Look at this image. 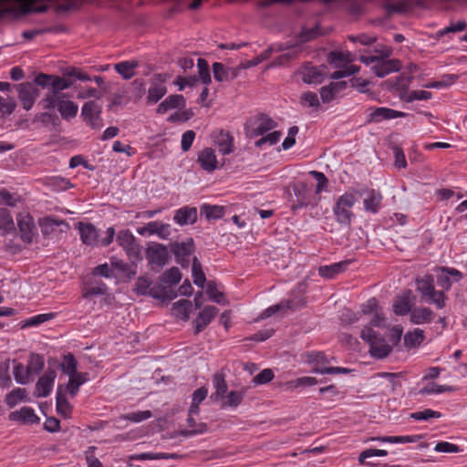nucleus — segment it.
I'll use <instances>...</instances> for the list:
<instances>
[{"instance_id": "f257e3e1", "label": "nucleus", "mask_w": 467, "mask_h": 467, "mask_svg": "<svg viewBox=\"0 0 467 467\" xmlns=\"http://www.w3.org/2000/svg\"><path fill=\"white\" fill-rule=\"evenodd\" d=\"M46 0H0V22L17 18L31 12L43 13L47 9Z\"/></svg>"}, {"instance_id": "f03ea898", "label": "nucleus", "mask_w": 467, "mask_h": 467, "mask_svg": "<svg viewBox=\"0 0 467 467\" xmlns=\"http://www.w3.org/2000/svg\"><path fill=\"white\" fill-rule=\"evenodd\" d=\"M356 193H358V192L355 190L346 192L337 198L333 206V214L336 222L342 227L348 230L350 229L351 222L355 217L352 208L357 202Z\"/></svg>"}, {"instance_id": "7ed1b4c3", "label": "nucleus", "mask_w": 467, "mask_h": 467, "mask_svg": "<svg viewBox=\"0 0 467 467\" xmlns=\"http://www.w3.org/2000/svg\"><path fill=\"white\" fill-rule=\"evenodd\" d=\"M416 289L427 303L434 304L439 309L445 306L444 292L435 290L434 278L431 275L416 278Z\"/></svg>"}, {"instance_id": "20e7f679", "label": "nucleus", "mask_w": 467, "mask_h": 467, "mask_svg": "<svg viewBox=\"0 0 467 467\" xmlns=\"http://www.w3.org/2000/svg\"><path fill=\"white\" fill-rule=\"evenodd\" d=\"M78 229L79 230L80 238L87 245L108 246L113 241L115 230L113 227H109L106 231L105 237L99 239L98 230L92 223H78Z\"/></svg>"}, {"instance_id": "39448f33", "label": "nucleus", "mask_w": 467, "mask_h": 467, "mask_svg": "<svg viewBox=\"0 0 467 467\" xmlns=\"http://www.w3.org/2000/svg\"><path fill=\"white\" fill-rule=\"evenodd\" d=\"M361 338L369 344V353L372 357L384 358L392 351V348L386 343V340L370 327H365L361 330Z\"/></svg>"}, {"instance_id": "423d86ee", "label": "nucleus", "mask_w": 467, "mask_h": 467, "mask_svg": "<svg viewBox=\"0 0 467 467\" xmlns=\"http://www.w3.org/2000/svg\"><path fill=\"white\" fill-rule=\"evenodd\" d=\"M53 79L52 88L49 89L45 98L41 100L45 109H54L57 99L66 98V94L62 93V90L67 89L73 85V80L64 76L58 77L54 75Z\"/></svg>"}, {"instance_id": "0eeeda50", "label": "nucleus", "mask_w": 467, "mask_h": 467, "mask_svg": "<svg viewBox=\"0 0 467 467\" xmlns=\"http://www.w3.org/2000/svg\"><path fill=\"white\" fill-rule=\"evenodd\" d=\"M277 127V123L269 116L264 113L256 115L245 125L246 135L250 138L263 136L269 130Z\"/></svg>"}, {"instance_id": "6e6552de", "label": "nucleus", "mask_w": 467, "mask_h": 467, "mask_svg": "<svg viewBox=\"0 0 467 467\" xmlns=\"http://www.w3.org/2000/svg\"><path fill=\"white\" fill-rule=\"evenodd\" d=\"M13 88L16 90L23 109L26 110L31 109L39 95L36 86L32 82H23L13 85Z\"/></svg>"}, {"instance_id": "1a4fd4ad", "label": "nucleus", "mask_w": 467, "mask_h": 467, "mask_svg": "<svg viewBox=\"0 0 467 467\" xmlns=\"http://www.w3.org/2000/svg\"><path fill=\"white\" fill-rule=\"evenodd\" d=\"M39 226L42 234L47 237H57L58 234L69 229V225L66 221L52 217L39 219Z\"/></svg>"}, {"instance_id": "9d476101", "label": "nucleus", "mask_w": 467, "mask_h": 467, "mask_svg": "<svg viewBox=\"0 0 467 467\" xmlns=\"http://www.w3.org/2000/svg\"><path fill=\"white\" fill-rule=\"evenodd\" d=\"M146 257L152 268H161L169 259L168 248L161 244H153L147 248Z\"/></svg>"}, {"instance_id": "9b49d317", "label": "nucleus", "mask_w": 467, "mask_h": 467, "mask_svg": "<svg viewBox=\"0 0 467 467\" xmlns=\"http://www.w3.org/2000/svg\"><path fill=\"white\" fill-rule=\"evenodd\" d=\"M367 123L380 122L382 120L392 119L396 118H403L407 114L389 108H369Z\"/></svg>"}, {"instance_id": "f8f14e48", "label": "nucleus", "mask_w": 467, "mask_h": 467, "mask_svg": "<svg viewBox=\"0 0 467 467\" xmlns=\"http://www.w3.org/2000/svg\"><path fill=\"white\" fill-rule=\"evenodd\" d=\"M117 242L126 251L130 259L140 257V247L135 242L134 235L130 231H120L118 234Z\"/></svg>"}, {"instance_id": "ddd939ff", "label": "nucleus", "mask_w": 467, "mask_h": 467, "mask_svg": "<svg viewBox=\"0 0 467 467\" xmlns=\"http://www.w3.org/2000/svg\"><path fill=\"white\" fill-rule=\"evenodd\" d=\"M305 306H306V301L302 297L296 298V299H289V300H286L285 302H281L279 304L273 305V306H269L268 308H266L265 310H264L262 312V314L260 315L258 319L268 318L271 316H273L274 314H275L279 311H283L285 309L295 310L297 308H301Z\"/></svg>"}, {"instance_id": "4468645a", "label": "nucleus", "mask_w": 467, "mask_h": 467, "mask_svg": "<svg viewBox=\"0 0 467 467\" xmlns=\"http://www.w3.org/2000/svg\"><path fill=\"white\" fill-rule=\"evenodd\" d=\"M17 223L21 239L26 244H31L36 235L34 219L29 214L20 215Z\"/></svg>"}, {"instance_id": "2eb2a0df", "label": "nucleus", "mask_w": 467, "mask_h": 467, "mask_svg": "<svg viewBox=\"0 0 467 467\" xmlns=\"http://www.w3.org/2000/svg\"><path fill=\"white\" fill-rule=\"evenodd\" d=\"M137 232L140 235L157 234L160 238L165 240L168 239L171 234V225L159 221H153L148 223L145 226L138 228Z\"/></svg>"}, {"instance_id": "dca6fc26", "label": "nucleus", "mask_w": 467, "mask_h": 467, "mask_svg": "<svg viewBox=\"0 0 467 467\" xmlns=\"http://www.w3.org/2000/svg\"><path fill=\"white\" fill-rule=\"evenodd\" d=\"M327 69L324 65L320 67L306 65L302 70V79L307 84L322 83L327 76Z\"/></svg>"}, {"instance_id": "f3484780", "label": "nucleus", "mask_w": 467, "mask_h": 467, "mask_svg": "<svg viewBox=\"0 0 467 467\" xmlns=\"http://www.w3.org/2000/svg\"><path fill=\"white\" fill-rule=\"evenodd\" d=\"M167 93L164 80L161 78V76H154L150 79V86L148 89L147 101L150 104L157 103L165 94Z\"/></svg>"}, {"instance_id": "a211bd4d", "label": "nucleus", "mask_w": 467, "mask_h": 467, "mask_svg": "<svg viewBox=\"0 0 467 467\" xmlns=\"http://www.w3.org/2000/svg\"><path fill=\"white\" fill-rule=\"evenodd\" d=\"M56 379V371L48 368L45 374L39 378L36 384V396L47 397L52 389L54 380Z\"/></svg>"}, {"instance_id": "6ab92c4d", "label": "nucleus", "mask_w": 467, "mask_h": 467, "mask_svg": "<svg viewBox=\"0 0 467 467\" xmlns=\"http://www.w3.org/2000/svg\"><path fill=\"white\" fill-rule=\"evenodd\" d=\"M400 67L401 64L398 59H379L378 63L372 66L371 70L377 77L383 78L392 72H398Z\"/></svg>"}, {"instance_id": "aec40b11", "label": "nucleus", "mask_w": 467, "mask_h": 467, "mask_svg": "<svg viewBox=\"0 0 467 467\" xmlns=\"http://www.w3.org/2000/svg\"><path fill=\"white\" fill-rule=\"evenodd\" d=\"M240 67H225L222 63L213 64V76L216 81H230L234 79L239 73Z\"/></svg>"}, {"instance_id": "412c9836", "label": "nucleus", "mask_w": 467, "mask_h": 467, "mask_svg": "<svg viewBox=\"0 0 467 467\" xmlns=\"http://www.w3.org/2000/svg\"><path fill=\"white\" fill-rule=\"evenodd\" d=\"M197 219V209L195 207L189 206H183L178 209L173 217L175 223L180 225L193 224Z\"/></svg>"}, {"instance_id": "4be33fe9", "label": "nucleus", "mask_w": 467, "mask_h": 467, "mask_svg": "<svg viewBox=\"0 0 467 467\" xmlns=\"http://www.w3.org/2000/svg\"><path fill=\"white\" fill-rule=\"evenodd\" d=\"M218 308L213 306H205L202 312L199 313L195 319V334L202 331L213 318L217 315Z\"/></svg>"}, {"instance_id": "5701e85b", "label": "nucleus", "mask_w": 467, "mask_h": 467, "mask_svg": "<svg viewBox=\"0 0 467 467\" xmlns=\"http://www.w3.org/2000/svg\"><path fill=\"white\" fill-rule=\"evenodd\" d=\"M197 161L208 172H212L217 168V158L214 150L212 148L202 150L198 155Z\"/></svg>"}, {"instance_id": "b1692460", "label": "nucleus", "mask_w": 467, "mask_h": 467, "mask_svg": "<svg viewBox=\"0 0 467 467\" xmlns=\"http://www.w3.org/2000/svg\"><path fill=\"white\" fill-rule=\"evenodd\" d=\"M363 193L366 194L363 200L365 210L372 213H378L382 201L381 193L374 189H368Z\"/></svg>"}, {"instance_id": "393cba45", "label": "nucleus", "mask_w": 467, "mask_h": 467, "mask_svg": "<svg viewBox=\"0 0 467 467\" xmlns=\"http://www.w3.org/2000/svg\"><path fill=\"white\" fill-rule=\"evenodd\" d=\"M9 419L11 420H17L23 423H37L39 418L35 413V410L29 407H23L19 410H16L10 413Z\"/></svg>"}, {"instance_id": "a878e982", "label": "nucleus", "mask_w": 467, "mask_h": 467, "mask_svg": "<svg viewBox=\"0 0 467 467\" xmlns=\"http://www.w3.org/2000/svg\"><path fill=\"white\" fill-rule=\"evenodd\" d=\"M185 99L182 95L174 94L167 97L157 108L159 114L166 113L168 110L176 108H184Z\"/></svg>"}, {"instance_id": "bb28decb", "label": "nucleus", "mask_w": 467, "mask_h": 467, "mask_svg": "<svg viewBox=\"0 0 467 467\" xmlns=\"http://www.w3.org/2000/svg\"><path fill=\"white\" fill-rule=\"evenodd\" d=\"M55 108L57 109L62 118L66 119L74 118L77 115L78 109V107L76 103L70 100H67L65 98L57 99L54 109Z\"/></svg>"}, {"instance_id": "cd10ccee", "label": "nucleus", "mask_w": 467, "mask_h": 467, "mask_svg": "<svg viewBox=\"0 0 467 467\" xmlns=\"http://www.w3.org/2000/svg\"><path fill=\"white\" fill-rule=\"evenodd\" d=\"M297 206L303 207L313 204L311 202V189L306 182H298L294 186Z\"/></svg>"}, {"instance_id": "c85d7f7f", "label": "nucleus", "mask_w": 467, "mask_h": 467, "mask_svg": "<svg viewBox=\"0 0 467 467\" xmlns=\"http://www.w3.org/2000/svg\"><path fill=\"white\" fill-rule=\"evenodd\" d=\"M347 86L345 81L331 82L327 86L320 88V97L323 103H328L335 99L337 93L344 89Z\"/></svg>"}, {"instance_id": "c756f323", "label": "nucleus", "mask_w": 467, "mask_h": 467, "mask_svg": "<svg viewBox=\"0 0 467 467\" xmlns=\"http://www.w3.org/2000/svg\"><path fill=\"white\" fill-rule=\"evenodd\" d=\"M349 264L350 261H342L329 265H322L318 268V274L322 277L331 279L339 273L344 272Z\"/></svg>"}, {"instance_id": "7c9ffc66", "label": "nucleus", "mask_w": 467, "mask_h": 467, "mask_svg": "<svg viewBox=\"0 0 467 467\" xmlns=\"http://www.w3.org/2000/svg\"><path fill=\"white\" fill-rule=\"evenodd\" d=\"M434 317L433 311L429 307H416L410 312V322L420 325L431 322Z\"/></svg>"}, {"instance_id": "2f4dec72", "label": "nucleus", "mask_w": 467, "mask_h": 467, "mask_svg": "<svg viewBox=\"0 0 467 467\" xmlns=\"http://www.w3.org/2000/svg\"><path fill=\"white\" fill-rule=\"evenodd\" d=\"M215 143L218 146L219 151L223 155L234 151V139L229 132L221 130L215 137Z\"/></svg>"}, {"instance_id": "473e14b6", "label": "nucleus", "mask_w": 467, "mask_h": 467, "mask_svg": "<svg viewBox=\"0 0 467 467\" xmlns=\"http://www.w3.org/2000/svg\"><path fill=\"white\" fill-rule=\"evenodd\" d=\"M57 410L65 418L70 417L72 407L69 404L64 390V386L59 385L57 391Z\"/></svg>"}, {"instance_id": "72a5a7b5", "label": "nucleus", "mask_w": 467, "mask_h": 467, "mask_svg": "<svg viewBox=\"0 0 467 467\" xmlns=\"http://www.w3.org/2000/svg\"><path fill=\"white\" fill-rule=\"evenodd\" d=\"M139 63L136 60L122 61L114 65V69L124 78L130 79L135 76V68Z\"/></svg>"}, {"instance_id": "f704fd0d", "label": "nucleus", "mask_w": 467, "mask_h": 467, "mask_svg": "<svg viewBox=\"0 0 467 467\" xmlns=\"http://www.w3.org/2000/svg\"><path fill=\"white\" fill-rule=\"evenodd\" d=\"M191 310L192 302L187 299H181L172 305L173 315L184 321L189 319Z\"/></svg>"}, {"instance_id": "c9c22d12", "label": "nucleus", "mask_w": 467, "mask_h": 467, "mask_svg": "<svg viewBox=\"0 0 467 467\" xmlns=\"http://www.w3.org/2000/svg\"><path fill=\"white\" fill-rule=\"evenodd\" d=\"M213 383L215 388V393L212 394L211 399H214V400L223 399L228 389L224 374L219 372L215 373L213 375Z\"/></svg>"}, {"instance_id": "e433bc0d", "label": "nucleus", "mask_w": 467, "mask_h": 467, "mask_svg": "<svg viewBox=\"0 0 467 467\" xmlns=\"http://www.w3.org/2000/svg\"><path fill=\"white\" fill-rule=\"evenodd\" d=\"M171 251L175 257L190 256L193 252V241L189 239L182 243H172L171 244Z\"/></svg>"}, {"instance_id": "4c0bfd02", "label": "nucleus", "mask_w": 467, "mask_h": 467, "mask_svg": "<svg viewBox=\"0 0 467 467\" xmlns=\"http://www.w3.org/2000/svg\"><path fill=\"white\" fill-rule=\"evenodd\" d=\"M225 209L219 205L203 204L201 207V214L207 220H217L224 215Z\"/></svg>"}, {"instance_id": "58836bf2", "label": "nucleus", "mask_w": 467, "mask_h": 467, "mask_svg": "<svg viewBox=\"0 0 467 467\" xmlns=\"http://www.w3.org/2000/svg\"><path fill=\"white\" fill-rule=\"evenodd\" d=\"M324 35L319 25H316L312 28H302L300 34L298 35V42L303 44L309 42L313 39L317 38L318 36Z\"/></svg>"}, {"instance_id": "ea45409f", "label": "nucleus", "mask_w": 467, "mask_h": 467, "mask_svg": "<svg viewBox=\"0 0 467 467\" xmlns=\"http://www.w3.org/2000/svg\"><path fill=\"white\" fill-rule=\"evenodd\" d=\"M393 311L398 316H405L411 312L409 296H399L393 303Z\"/></svg>"}, {"instance_id": "a19ab883", "label": "nucleus", "mask_w": 467, "mask_h": 467, "mask_svg": "<svg viewBox=\"0 0 467 467\" xmlns=\"http://www.w3.org/2000/svg\"><path fill=\"white\" fill-rule=\"evenodd\" d=\"M45 360L44 357L39 354H31L29 358L26 369L29 376L32 374H38L44 368Z\"/></svg>"}, {"instance_id": "79ce46f5", "label": "nucleus", "mask_w": 467, "mask_h": 467, "mask_svg": "<svg viewBox=\"0 0 467 467\" xmlns=\"http://www.w3.org/2000/svg\"><path fill=\"white\" fill-rule=\"evenodd\" d=\"M192 271L193 283L197 286L202 288L206 282V277L202 269V264L199 262L197 257L193 258Z\"/></svg>"}, {"instance_id": "37998d69", "label": "nucleus", "mask_w": 467, "mask_h": 467, "mask_svg": "<svg viewBox=\"0 0 467 467\" xmlns=\"http://www.w3.org/2000/svg\"><path fill=\"white\" fill-rule=\"evenodd\" d=\"M423 330L416 328L414 331L408 332L404 336V344L407 348H413L420 345V343L423 341Z\"/></svg>"}, {"instance_id": "c03bdc74", "label": "nucleus", "mask_w": 467, "mask_h": 467, "mask_svg": "<svg viewBox=\"0 0 467 467\" xmlns=\"http://www.w3.org/2000/svg\"><path fill=\"white\" fill-rule=\"evenodd\" d=\"M61 369L65 374L74 376L78 371V361L72 354H67L64 357L63 362L60 364Z\"/></svg>"}, {"instance_id": "a18cd8bd", "label": "nucleus", "mask_w": 467, "mask_h": 467, "mask_svg": "<svg viewBox=\"0 0 467 467\" xmlns=\"http://www.w3.org/2000/svg\"><path fill=\"white\" fill-rule=\"evenodd\" d=\"M179 456L175 453H153V452H145L131 455L130 457V460H160V459H176Z\"/></svg>"}, {"instance_id": "49530a36", "label": "nucleus", "mask_w": 467, "mask_h": 467, "mask_svg": "<svg viewBox=\"0 0 467 467\" xmlns=\"http://www.w3.org/2000/svg\"><path fill=\"white\" fill-rule=\"evenodd\" d=\"M182 279V274L177 267L166 270L161 275V282L170 285L178 284Z\"/></svg>"}, {"instance_id": "de8ad7c7", "label": "nucleus", "mask_w": 467, "mask_h": 467, "mask_svg": "<svg viewBox=\"0 0 467 467\" xmlns=\"http://www.w3.org/2000/svg\"><path fill=\"white\" fill-rule=\"evenodd\" d=\"M25 389H15L9 394L6 395L5 401L9 408L15 407L19 401L23 400L26 397Z\"/></svg>"}, {"instance_id": "09e8293b", "label": "nucleus", "mask_w": 467, "mask_h": 467, "mask_svg": "<svg viewBox=\"0 0 467 467\" xmlns=\"http://www.w3.org/2000/svg\"><path fill=\"white\" fill-rule=\"evenodd\" d=\"M101 108L95 101L90 100L86 102L82 107L81 114L86 120H88L91 118L96 117V115H100Z\"/></svg>"}, {"instance_id": "8fccbe9b", "label": "nucleus", "mask_w": 467, "mask_h": 467, "mask_svg": "<svg viewBox=\"0 0 467 467\" xmlns=\"http://www.w3.org/2000/svg\"><path fill=\"white\" fill-rule=\"evenodd\" d=\"M423 438V435H407V436H389V438L381 439L382 442L389 443H412L417 442Z\"/></svg>"}, {"instance_id": "3c124183", "label": "nucleus", "mask_w": 467, "mask_h": 467, "mask_svg": "<svg viewBox=\"0 0 467 467\" xmlns=\"http://www.w3.org/2000/svg\"><path fill=\"white\" fill-rule=\"evenodd\" d=\"M197 67L199 77L204 85H209L212 82L208 62L203 58H199L197 61Z\"/></svg>"}, {"instance_id": "603ef678", "label": "nucleus", "mask_w": 467, "mask_h": 467, "mask_svg": "<svg viewBox=\"0 0 467 467\" xmlns=\"http://www.w3.org/2000/svg\"><path fill=\"white\" fill-rule=\"evenodd\" d=\"M410 4L407 1H399L397 3H386L385 4V9L389 16L392 14H401L406 13L410 10Z\"/></svg>"}, {"instance_id": "864d4df0", "label": "nucleus", "mask_w": 467, "mask_h": 467, "mask_svg": "<svg viewBox=\"0 0 467 467\" xmlns=\"http://www.w3.org/2000/svg\"><path fill=\"white\" fill-rule=\"evenodd\" d=\"M454 390V388L452 386H447V385H438L436 383H431L428 386H425L422 388L419 393L420 394H431V393H442V392H451Z\"/></svg>"}, {"instance_id": "5fc2aeb1", "label": "nucleus", "mask_w": 467, "mask_h": 467, "mask_svg": "<svg viewBox=\"0 0 467 467\" xmlns=\"http://www.w3.org/2000/svg\"><path fill=\"white\" fill-rule=\"evenodd\" d=\"M14 377L17 383L27 384L30 380V376L26 368H25L21 363H16L14 367Z\"/></svg>"}, {"instance_id": "6e6d98bb", "label": "nucleus", "mask_w": 467, "mask_h": 467, "mask_svg": "<svg viewBox=\"0 0 467 467\" xmlns=\"http://www.w3.org/2000/svg\"><path fill=\"white\" fill-rule=\"evenodd\" d=\"M282 136V132L275 130L268 133L266 136H263L261 139L254 142L255 147L260 148L265 144L275 145L276 144Z\"/></svg>"}, {"instance_id": "4d7b16f0", "label": "nucleus", "mask_w": 467, "mask_h": 467, "mask_svg": "<svg viewBox=\"0 0 467 467\" xmlns=\"http://www.w3.org/2000/svg\"><path fill=\"white\" fill-rule=\"evenodd\" d=\"M388 454V451L385 450H379V449H368L360 452L358 456V462L360 464H367L369 465L370 462H366L368 458L373 457V456H386Z\"/></svg>"}, {"instance_id": "13d9d810", "label": "nucleus", "mask_w": 467, "mask_h": 467, "mask_svg": "<svg viewBox=\"0 0 467 467\" xmlns=\"http://www.w3.org/2000/svg\"><path fill=\"white\" fill-rule=\"evenodd\" d=\"M14 221L9 213L5 208H0V228L8 232L14 228Z\"/></svg>"}, {"instance_id": "bf43d9fd", "label": "nucleus", "mask_w": 467, "mask_h": 467, "mask_svg": "<svg viewBox=\"0 0 467 467\" xmlns=\"http://www.w3.org/2000/svg\"><path fill=\"white\" fill-rule=\"evenodd\" d=\"M244 399V393L241 391H230L226 397V401L222 404L224 407H237Z\"/></svg>"}, {"instance_id": "052dcab7", "label": "nucleus", "mask_w": 467, "mask_h": 467, "mask_svg": "<svg viewBox=\"0 0 467 467\" xmlns=\"http://www.w3.org/2000/svg\"><path fill=\"white\" fill-rule=\"evenodd\" d=\"M206 293L213 301L218 304L223 303V294L217 290L216 283L214 281H209L207 283Z\"/></svg>"}, {"instance_id": "680f3d73", "label": "nucleus", "mask_w": 467, "mask_h": 467, "mask_svg": "<svg viewBox=\"0 0 467 467\" xmlns=\"http://www.w3.org/2000/svg\"><path fill=\"white\" fill-rule=\"evenodd\" d=\"M151 412L150 410L137 411L131 412L126 415H122L120 419L128 420L133 422H140L145 420H148L151 417Z\"/></svg>"}, {"instance_id": "e2e57ef3", "label": "nucleus", "mask_w": 467, "mask_h": 467, "mask_svg": "<svg viewBox=\"0 0 467 467\" xmlns=\"http://www.w3.org/2000/svg\"><path fill=\"white\" fill-rule=\"evenodd\" d=\"M11 377L9 375V360L0 364V386L8 388L11 385Z\"/></svg>"}, {"instance_id": "0e129e2a", "label": "nucleus", "mask_w": 467, "mask_h": 467, "mask_svg": "<svg viewBox=\"0 0 467 467\" xmlns=\"http://www.w3.org/2000/svg\"><path fill=\"white\" fill-rule=\"evenodd\" d=\"M441 414L431 409H426L422 411H417L410 414V417L417 420H428L431 418H440Z\"/></svg>"}, {"instance_id": "69168bd1", "label": "nucleus", "mask_w": 467, "mask_h": 467, "mask_svg": "<svg viewBox=\"0 0 467 467\" xmlns=\"http://www.w3.org/2000/svg\"><path fill=\"white\" fill-rule=\"evenodd\" d=\"M150 286L151 281L148 277L140 276L136 282L134 290L139 295H147Z\"/></svg>"}, {"instance_id": "338daca9", "label": "nucleus", "mask_w": 467, "mask_h": 467, "mask_svg": "<svg viewBox=\"0 0 467 467\" xmlns=\"http://www.w3.org/2000/svg\"><path fill=\"white\" fill-rule=\"evenodd\" d=\"M53 78L54 75L40 73L35 78L33 84L35 86H40L42 88L50 87V88H52L54 81Z\"/></svg>"}, {"instance_id": "774afa93", "label": "nucleus", "mask_w": 467, "mask_h": 467, "mask_svg": "<svg viewBox=\"0 0 467 467\" xmlns=\"http://www.w3.org/2000/svg\"><path fill=\"white\" fill-rule=\"evenodd\" d=\"M273 379H274L273 370L270 368H265L253 379V381L257 385L266 384V383L270 382Z\"/></svg>"}]
</instances>
